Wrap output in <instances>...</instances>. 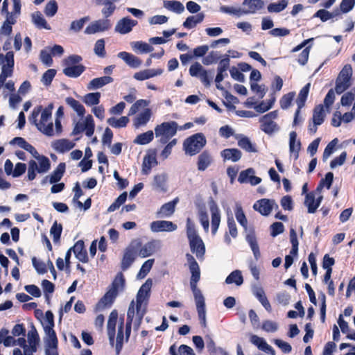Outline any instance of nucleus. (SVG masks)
<instances>
[{"label":"nucleus","instance_id":"f257e3e1","mask_svg":"<svg viewBox=\"0 0 355 355\" xmlns=\"http://www.w3.org/2000/svg\"><path fill=\"white\" fill-rule=\"evenodd\" d=\"M186 259L191 274L190 278V287L195 299L198 318L202 327H206L207 323L205 297L202 294L201 291L197 286V284L200 279V269L198 262L191 254L189 253L186 254Z\"/></svg>","mask_w":355,"mask_h":355},{"label":"nucleus","instance_id":"f03ea898","mask_svg":"<svg viewBox=\"0 0 355 355\" xmlns=\"http://www.w3.org/2000/svg\"><path fill=\"white\" fill-rule=\"evenodd\" d=\"M125 285V277L120 272L116 275L107 291L97 302L96 310L102 311L110 308L118 296L119 292L123 291Z\"/></svg>","mask_w":355,"mask_h":355},{"label":"nucleus","instance_id":"7ed1b4c3","mask_svg":"<svg viewBox=\"0 0 355 355\" xmlns=\"http://www.w3.org/2000/svg\"><path fill=\"white\" fill-rule=\"evenodd\" d=\"M25 150L31 153L34 158H35L39 163V166L34 159H31L28 162L27 179L32 181L36 178V173H46L51 168V162L49 159L43 155H40L35 148L31 144L26 146Z\"/></svg>","mask_w":355,"mask_h":355},{"label":"nucleus","instance_id":"20e7f679","mask_svg":"<svg viewBox=\"0 0 355 355\" xmlns=\"http://www.w3.org/2000/svg\"><path fill=\"white\" fill-rule=\"evenodd\" d=\"M206 144L205 135L202 133H196L184 141L183 148L185 154L193 156L199 153Z\"/></svg>","mask_w":355,"mask_h":355},{"label":"nucleus","instance_id":"39448f33","mask_svg":"<svg viewBox=\"0 0 355 355\" xmlns=\"http://www.w3.org/2000/svg\"><path fill=\"white\" fill-rule=\"evenodd\" d=\"M177 130L178 123L175 121L163 122L155 128V134L157 137H161L160 143L165 144L175 135Z\"/></svg>","mask_w":355,"mask_h":355},{"label":"nucleus","instance_id":"423d86ee","mask_svg":"<svg viewBox=\"0 0 355 355\" xmlns=\"http://www.w3.org/2000/svg\"><path fill=\"white\" fill-rule=\"evenodd\" d=\"M352 76V68L349 64H345L336 79L335 91L340 94L351 86V78Z\"/></svg>","mask_w":355,"mask_h":355},{"label":"nucleus","instance_id":"0eeeda50","mask_svg":"<svg viewBox=\"0 0 355 355\" xmlns=\"http://www.w3.org/2000/svg\"><path fill=\"white\" fill-rule=\"evenodd\" d=\"M278 116V111H272L259 118L260 129L266 134L271 135L279 130L275 120Z\"/></svg>","mask_w":355,"mask_h":355},{"label":"nucleus","instance_id":"6e6552de","mask_svg":"<svg viewBox=\"0 0 355 355\" xmlns=\"http://www.w3.org/2000/svg\"><path fill=\"white\" fill-rule=\"evenodd\" d=\"M95 123L92 115L88 114L85 119L84 123L78 122L75 125L72 134L77 135L84 130H85V135L87 137H92L94 132Z\"/></svg>","mask_w":355,"mask_h":355},{"label":"nucleus","instance_id":"1a4fd4ad","mask_svg":"<svg viewBox=\"0 0 355 355\" xmlns=\"http://www.w3.org/2000/svg\"><path fill=\"white\" fill-rule=\"evenodd\" d=\"M253 208L261 215L267 216L271 213L273 208L277 209L279 206L273 199L263 198L257 200L254 204Z\"/></svg>","mask_w":355,"mask_h":355},{"label":"nucleus","instance_id":"9d476101","mask_svg":"<svg viewBox=\"0 0 355 355\" xmlns=\"http://www.w3.org/2000/svg\"><path fill=\"white\" fill-rule=\"evenodd\" d=\"M44 329L48 336L46 344L49 349H46V355H58L57 352L58 340L55 331L51 327H44Z\"/></svg>","mask_w":355,"mask_h":355},{"label":"nucleus","instance_id":"9b49d317","mask_svg":"<svg viewBox=\"0 0 355 355\" xmlns=\"http://www.w3.org/2000/svg\"><path fill=\"white\" fill-rule=\"evenodd\" d=\"M310 83H307L305 85L300 91L297 98L296 100V103L297 105V109L295 112L294 119H293V125H297L300 123L299 115L300 113L301 109L305 105L306 101L308 97V94L310 89Z\"/></svg>","mask_w":355,"mask_h":355},{"label":"nucleus","instance_id":"f8f14e48","mask_svg":"<svg viewBox=\"0 0 355 355\" xmlns=\"http://www.w3.org/2000/svg\"><path fill=\"white\" fill-rule=\"evenodd\" d=\"M209 204L211 215V233L214 235L217 232L220 225V214L216 202L211 197L209 198Z\"/></svg>","mask_w":355,"mask_h":355},{"label":"nucleus","instance_id":"ddd939ff","mask_svg":"<svg viewBox=\"0 0 355 355\" xmlns=\"http://www.w3.org/2000/svg\"><path fill=\"white\" fill-rule=\"evenodd\" d=\"M137 257V250L135 247L129 245L125 249L121 263V268L123 271L128 270L135 261Z\"/></svg>","mask_w":355,"mask_h":355},{"label":"nucleus","instance_id":"4468645a","mask_svg":"<svg viewBox=\"0 0 355 355\" xmlns=\"http://www.w3.org/2000/svg\"><path fill=\"white\" fill-rule=\"evenodd\" d=\"M111 28L110 19H103L94 21L88 26L85 31L87 34H94L98 32L107 31Z\"/></svg>","mask_w":355,"mask_h":355},{"label":"nucleus","instance_id":"2eb2a0df","mask_svg":"<svg viewBox=\"0 0 355 355\" xmlns=\"http://www.w3.org/2000/svg\"><path fill=\"white\" fill-rule=\"evenodd\" d=\"M137 24V21L130 19L128 17L120 19L116 26L115 31L121 34H127L130 33L134 26Z\"/></svg>","mask_w":355,"mask_h":355},{"label":"nucleus","instance_id":"dca6fc26","mask_svg":"<svg viewBox=\"0 0 355 355\" xmlns=\"http://www.w3.org/2000/svg\"><path fill=\"white\" fill-rule=\"evenodd\" d=\"M177 228L176 224L168 220H155L150 223V229L154 232H173Z\"/></svg>","mask_w":355,"mask_h":355},{"label":"nucleus","instance_id":"f3484780","mask_svg":"<svg viewBox=\"0 0 355 355\" xmlns=\"http://www.w3.org/2000/svg\"><path fill=\"white\" fill-rule=\"evenodd\" d=\"M118 318V312L116 310H113L109 316L107 321V335L110 340V343L112 346L114 345L115 337V327Z\"/></svg>","mask_w":355,"mask_h":355},{"label":"nucleus","instance_id":"a211bd4d","mask_svg":"<svg viewBox=\"0 0 355 355\" xmlns=\"http://www.w3.org/2000/svg\"><path fill=\"white\" fill-rule=\"evenodd\" d=\"M71 251L73 252L76 257L83 263H87L89 261L87 252L85 248V243L83 240L78 241L73 247Z\"/></svg>","mask_w":355,"mask_h":355},{"label":"nucleus","instance_id":"6ab92c4d","mask_svg":"<svg viewBox=\"0 0 355 355\" xmlns=\"http://www.w3.org/2000/svg\"><path fill=\"white\" fill-rule=\"evenodd\" d=\"M297 133L292 131L289 135V151L291 155L293 156L295 160L299 157V153L301 149V142L300 140L297 141Z\"/></svg>","mask_w":355,"mask_h":355},{"label":"nucleus","instance_id":"aec40b11","mask_svg":"<svg viewBox=\"0 0 355 355\" xmlns=\"http://www.w3.org/2000/svg\"><path fill=\"white\" fill-rule=\"evenodd\" d=\"M243 6L247 7V8H244L242 13L254 14L263 7L264 2L262 0H244Z\"/></svg>","mask_w":355,"mask_h":355},{"label":"nucleus","instance_id":"412c9836","mask_svg":"<svg viewBox=\"0 0 355 355\" xmlns=\"http://www.w3.org/2000/svg\"><path fill=\"white\" fill-rule=\"evenodd\" d=\"M118 57L122 59L129 67L132 68H138L142 63V61L138 57L126 51H121L119 53Z\"/></svg>","mask_w":355,"mask_h":355},{"label":"nucleus","instance_id":"4be33fe9","mask_svg":"<svg viewBox=\"0 0 355 355\" xmlns=\"http://www.w3.org/2000/svg\"><path fill=\"white\" fill-rule=\"evenodd\" d=\"M191 251L196 253L198 259H201L205 253V246L200 237L189 241Z\"/></svg>","mask_w":355,"mask_h":355},{"label":"nucleus","instance_id":"5701e85b","mask_svg":"<svg viewBox=\"0 0 355 355\" xmlns=\"http://www.w3.org/2000/svg\"><path fill=\"white\" fill-rule=\"evenodd\" d=\"M178 201V199L176 198L173 200L162 205L159 210L157 212V217L166 218L173 215L175 211V205Z\"/></svg>","mask_w":355,"mask_h":355},{"label":"nucleus","instance_id":"b1692460","mask_svg":"<svg viewBox=\"0 0 355 355\" xmlns=\"http://www.w3.org/2000/svg\"><path fill=\"white\" fill-rule=\"evenodd\" d=\"M163 72V70L161 69H144L142 71H140L139 72H137L134 74V78L137 80H145L147 79H149L150 78L155 77L156 76L162 74Z\"/></svg>","mask_w":355,"mask_h":355},{"label":"nucleus","instance_id":"393cba45","mask_svg":"<svg viewBox=\"0 0 355 355\" xmlns=\"http://www.w3.org/2000/svg\"><path fill=\"white\" fill-rule=\"evenodd\" d=\"M212 162V157L208 150H204L201 153L197 162L198 169L203 171L206 170Z\"/></svg>","mask_w":355,"mask_h":355},{"label":"nucleus","instance_id":"a878e982","mask_svg":"<svg viewBox=\"0 0 355 355\" xmlns=\"http://www.w3.org/2000/svg\"><path fill=\"white\" fill-rule=\"evenodd\" d=\"M113 82V78L110 76H103L92 79L87 85L88 89H96L101 88L110 83Z\"/></svg>","mask_w":355,"mask_h":355},{"label":"nucleus","instance_id":"bb28decb","mask_svg":"<svg viewBox=\"0 0 355 355\" xmlns=\"http://www.w3.org/2000/svg\"><path fill=\"white\" fill-rule=\"evenodd\" d=\"M116 1V0H96V4L105 6L101 12L105 18L110 17L114 12L116 10L114 2Z\"/></svg>","mask_w":355,"mask_h":355},{"label":"nucleus","instance_id":"cd10ccee","mask_svg":"<svg viewBox=\"0 0 355 355\" xmlns=\"http://www.w3.org/2000/svg\"><path fill=\"white\" fill-rule=\"evenodd\" d=\"M205 19V14L200 12L196 15L189 16L186 20L183 22V26L187 29H191L194 28L197 24H200Z\"/></svg>","mask_w":355,"mask_h":355},{"label":"nucleus","instance_id":"c85d7f7f","mask_svg":"<svg viewBox=\"0 0 355 355\" xmlns=\"http://www.w3.org/2000/svg\"><path fill=\"white\" fill-rule=\"evenodd\" d=\"M151 116V110L146 108L139 114L134 119V126L138 128L141 126L145 125L149 121Z\"/></svg>","mask_w":355,"mask_h":355},{"label":"nucleus","instance_id":"c756f323","mask_svg":"<svg viewBox=\"0 0 355 355\" xmlns=\"http://www.w3.org/2000/svg\"><path fill=\"white\" fill-rule=\"evenodd\" d=\"M221 156L224 159L236 162L241 158L242 153L241 150L237 148H226L222 150Z\"/></svg>","mask_w":355,"mask_h":355},{"label":"nucleus","instance_id":"7c9ffc66","mask_svg":"<svg viewBox=\"0 0 355 355\" xmlns=\"http://www.w3.org/2000/svg\"><path fill=\"white\" fill-rule=\"evenodd\" d=\"M66 165L65 163L61 162L58 164L56 168L51 173L49 182L50 184L58 182L64 175L65 172Z\"/></svg>","mask_w":355,"mask_h":355},{"label":"nucleus","instance_id":"2f4dec72","mask_svg":"<svg viewBox=\"0 0 355 355\" xmlns=\"http://www.w3.org/2000/svg\"><path fill=\"white\" fill-rule=\"evenodd\" d=\"M85 70V67L82 64L67 66L63 69L65 76L70 78H77L80 76Z\"/></svg>","mask_w":355,"mask_h":355},{"label":"nucleus","instance_id":"473e14b6","mask_svg":"<svg viewBox=\"0 0 355 355\" xmlns=\"http://www.w3.org/2000/svg\"><path fill=\"white\" fill-rule=\"evenodd\" d=\"M246 241L251 248L254 258L256 259V260H258L261 257V253L259 245L257 241V238L254 232L247 234Z\"/></svg>","mask_w":355,"mask_h":355},{"label":"nucleus","instance_id":"72a5a7b5","mask_svg":"<svg viewBox=\"0 0 355 355\" xmlns=\"http://www.w3.org/2000/svg\"><path fill=\"white\" fill-rule=\"evenodd\" d=\"M75 144L67 139L57 140L54 145V149L60 153H64L70 150L74 147Z\"/></svg>","mask_w":355,"mask_h":355},{"label":"nucleus","instance_id":"f704fd0d","mask_svg":"<svg viewBox=\"0 0 355 355\" xmlns=\"http://www.w3.org/2000/svg\"><path fill=\"white\" fill-rule=\"evenodd\" d=\"M156 250V242L151 241L144 244L139 250L140 257L145 258L151 256Z\"/></svg>","mask_w":355,"mask_h":355},{"label":"nucleus","instance_id":"c9c22d12","mask_svg":"<svg viewBox=\"0 0 355 355\" xmlns=\"http://www.w3.org/2000/svg\"><path fill=\"white\" fill-rule=\"evenodd\" d=\"M325 117V113L324 110V106L320 104L315 107L313 112V123L315 125H321Z\"/></svg>","mask_w":355,"mask_h":355},{"label":"nucleus","instance_id":"e433bc0d","mask_svg":"<svg viewBox=\"0 0 355 355\" xmlns=\"http://www.w3.org/2000/svg\"><path fill=\"white\" fill-rule=\"evenodd\" d=\"M235 216L239 223L245 229L248 227V220L240 203H236L234 209Z\"/></svg>","mask_w":355,"mask_h":355},{"label":"nucleus","instance_id":"4c0bfd02","mask_svg":"<svg viewBox=\"0 0 355 355\" xmlns=\"http://www.w3.org/2000/svg\"><path fill=\"white\" fill-rule=\"evenodd\" d=\"M65 101L67 104L73 108L79 116L82 117L85 115V109L78 101L72 97H67Z\"/></svg>","mask_w":355,"mask_h":355},{"label":"nucleus","instance_id":"58836bf2","mask_svg":"<svg viewBox=\"0 0 355 355\" xmlns=\"http://www.w3.org/2000/svg\"><path fill=\"white\" fill-rule=\"evenodd\" d=\"M124 340V327H123V322H121L118 327V332L116 335V344H115V350L116 354L119 355L123 345Z\"/></svg>","mask_w":355,"mask_h":355},{"label":"nucleus","instance_id":"ea45409f","mask_svg":"<svg viewBox=\"0 0 355 355\" xmlns=\"http://www.w3.org/2000/svg\"><path fill=\"white\" fill-rule=\"evenodd\" d=\"M243 282V277L239 270L232 272L225 279V283L227 284H235L236 286H241Z\"/></svg>","mask_w":355,"mask_h":355},{"label":"nucleus","instance_id":"a19ab883","mask_svg":"<svg viewBox=\"0 0 355 355\" xmlns=\"http://www.w3.org/2000/svg\"><path fill=\"white\" fill-rule=\"evenodd\" d=\"M154 139V134L152 130H148L137 136L134 143L139 145H146L151 142Z\"/></svg>","mask_w":355,"mask_h":355},{"label":"nucleus","instance_id":"79ce46f5","mask_svg":"<svg viewBox=\"0 0 355 355\" xmlns=\"http://www.w3.org/2000/svg\"><path fill=\"white\" fill-rule=\"evenodd\" d=\"M238 146L248 153H256L257 151L255 145L245 136L238 140Z\"/></svg>","mask_w":355,"mask_h":355},{"label":"nucleus","instance_id":"37998d69","mask_svg":"<svg viewBox=\"0 0 355 355\" xmlns=\"http://www.w3.org/2000/svg\"><path fill=\"white\" fill-rule=\"evenodd\" d=\"M135 311H134V301H132L130 306L128 309L127 313V322L125 325V340L128 341L130 334H131V324L132 318L134 317Z\"/></svg>","mask_w":355,"mask_h":355},{"label":"nucleus","instance_id":"c03bdc74","mask_svg":"<svg viewBox=\"0 0 355 355\" xmlns=\"http://www.w3.org/2000/svg\"><path fill=\"white\" fill-rule=\"evenodd\" d=\"M129 118L126 116H121L119 119L110 117L107 120V123L113 128H120L125 127L129 123Z\"/></svg>","mask_w":355,"mask_h":355},{"label":"nucleus","instance_id":"a18cd8bd","mask_svg":"<svg viewBox=\"0 0 355 355\" xmlns=\"http://www.w3.org/2000/svg\"><path fill=\"white\" fill-rule=\"evenodd\" d=\"M32 19L33 23L39 28H45L49 30L51 28L47 24L46 19L43 17L40 11L35 12L32 14Z\"/></svg>","mask_w":355,"mask_h":355},{"label":"nucleus","instance_id":"49530a36","mask_svg":"<svg viewBox=\"0 0 355 355\" xmlns=\"http://www.w3.org/2000/svg\"><path fill=\"white\" fill-rule=\"evenodd\" d=\"M164 6L169 10H172L178 14L184 12V7L180 1H164Z\"/></svg>","mask_w":355,"mask_h":355},{"label":"nucleus","instance_id":"de8ad7c7","mask_svg":"<svg viewBox=\"0 0 355 355\" xmlns=\"http://www.w3.org/2000/svg\"><path fill=\"white\" fill-rule=\"evenodd\" d=\"M101 93H88L83 98V101L88 106L96 105L100 103Z\"/></svg>","mask_w":355,"mask_h":355},{"label":"nucleus","instance_id":"09e8293b","mask_svg":"<svg viewBox=\"0 0 355 355\" xmlns=\"http://www.w3.org/2000/svg\"><path fill=\"white\" fill-rule=\"evenodd\" d=\"M153 163H157L155 156L147 155L144 157L141 169L143 174L147 175L150 172Z\"/></svg>","mask_w":355,"mask_h":355},{"label":"nucleus","instance_id":"8fccbe9b","mask_svg":"<svg viewBox=\"0 0 355 355\" xmlns=\"http://www.w3.org/2000/svg\"><path fill=\"white\" fill-rule=\"evenodd\" d=\"M304 205L308 208V212L315 213L318 209V205H315V195L313 192L306 193L304 200Z\"/></svg>","mask_w":355,"mask_h":355},{"label":"nucleus","instance_id":"3c124183","mask_svg":"<svg viewBox=\"0 0 355 355\" xmlns=\"http://www.w3.org/2000/svg\"><path fill=\"white\" fill-rule=\"evenodd\" d=\"M288 6V1L287 0H281L280 1L277 3H270L268 7V11L269 12H280L281 11L284 10Z\"/></svg>","mask_w":355,"mask_h":355},{"label":"nucleus","instance_id":"603ef678","mask_svg":"<svg viewBox=\"0 0 355 355\" xmlns=\"http://www.w3.org/2000/svg\"><path fill=\"white\" fill-rule=\"evenodd\" d=\"M62 232V224L58 223L57 221H55L50 230V233L53 236V241L54 243H58L60 241Z\"/></svg>","mask_w":355,"mask_h":355},{"label":"nucleus","instance_id":"864d4df0","mask_svg":"<svg viewBox=\"0 0 355 355\" xmlns=\"http://www.w3.org/2000/svg\"><path fill=\"white\" fill-rule=\"evenodd\" d=\"M127 199V193H122L113 203H112L110 207L107 208V212H112L116 210L122 205Z\"/></svg>","mask_w":355,"mask_h":355},{"label":"nucleus","instance_id":"5fc2aeb1","mask_svg":"<svg viewBox=\"0 0 355 355\" xmlns=\"http://www.w3.org/2000/svg\"><path fill=\"white\" fill-rule=\"evenodd\" d=\"M155 260L153 259H148L141 266L138 274V278H144L147 274L150 272L153 267Z\"/></svg>","mask_w":355,"mask_h":355},{"label":"nucleus","instance_id":"6e6d98bb","mask_svg":"<svg viewBox=\"0 0 355 355\" xmlns=\"http://www.w3.org/2000/svg\"><path fill=\"white\" fill-rule=\"evenodd\" d=\"M198 217H199V220H200L205 232H208L209 228V216L206 211L205 208L200 209L199 210Z\"/></svg>","mask_w":355,"mask_h":355},{"label":"nucleus","instance_id":"4d7b16f0","mask_svg":"<svg viewBox=\"0 0 355 355\" xmlns=\"http://www.w3.org/2000/svg\"><path fill=\"white\" fill-rule=\"evenodd\" d=\"M295 95V93L294 92H291L286 94H284L281 98L279 101L281 108L283 110L288 108L291 106L292 101H293Z\"/></svg>","mask_w":355,"mask_h":355},{"label":"nucleus","instance_id":"13d9d810","mask_svg":"<svg viewBox=\"0 0 355 355\" xmlns=\"http://www.w3.org/2000/svg\"><path fill=\"white\" fill-rule=\"evenodd\" d=\"M58 3L55 0L49 1L44 8V13L47 17L54 16L58 11Z\"/></svg>","mask_w":355,"mask_h":355},{"label":"nucleus","instance_id":"bf43d9fd","mask_svg":"<svg viewBox=\"0 0 355 355\" xmlns=\"http://www.w3.org/2000/svg\"><path fill=\"white\" fill-rule=\"evenodd\" d=\"M187 236L189 241L200 237L196 230L194 224L191 222L190 218L187 219Z\"/></svg>","mask_w":355,"mask_h":355},{"label":"nucleus","instance_id":"052dcab7","mask_svg":"<svg viewBox=\"0 0 355 355\" xmlns=\"http://www.w3.org/2000/svg\"><path fill=\"white\" fill-rule=\"evenodd\" d=\"M42 105H39V106L35 107L33 109V110L32 111L31 115L29 117L30 122L32 124H34L37 127V128L39 126L41 127L42 123H40V121H37V117H38L40 113L42 112Z\"/></svg>","mask_w":355,"mask_h":355},{"label":"nucleus","instance_id":"680f3d73","mask_svg":"<svg viewBox=\"0 0 355 355\" xmlns=\"http://www.w3.org/2000/svg\"><path fill=\"white\" fill-rule=\"evenodd\" d=\"M334 180V174L331 172H328L325 175V178L320 180L319 184L318 186V189L322 188L323 187H326L327 189H330L332 182Z\"/></svg>","mask_w":355,"mask_h":355},{"label":"nucleus","instance_id":"e2e57ef3","mask_svg":"<svg viewBox=\"0 0 355 355\" xmlns=\"http://www.w3.org/2000/svg\"><path fill=\"white\" fill-rule=\"evenodd\" d=\"M56 70L53 69H48L44 72L42 77V82L46 85L49 86L51 85L53 79L55 76Z\"/></svg>","mask_w":355,"mask_h":355},{"label":"nucleus","instance_id":"0e129e2a","mask_svg":"<svg viewBox=\"0 0 355 355\" xmlns=\"http://www.w3.org/2000/svg\"><path fill=\"white\" fill-rule=\"evenodd\" d=\"M254 173L255 171L252 168L242 171L239 175L238 181L241 184L249 182L251 174H254Z\"/></svg>","mask_w":355,"mask_h":355},{"label":"nucleus","instance_id":"69168bd1","mask_svg":"<svg viewBox=\"0 0 355 355\" xmlns=\"http://www.w3.org/2000/svg\"><path fill=\"white\" fill-rule=\"evenodd\" d=\"M32 263L39 274H45L47 272L46 265L44 262L38 261L35 257L32 258Z\"/></svg>","mask_w":355,"mask_h":355},{"label":"nucleus","instance_id":"338daca9","mask_svg":"<svg viewBox=\"0 0 355 355\" xmlns=\"http://www.w3.org/2000/svg\"><path fill=\"white\" fill-rule=\"evenodd\" d=\"M94 52L95 53L103 58L105 56L106 52L105 50V41L103 39L98 40L94 46Z\"/></svg>","mask_w":355,"mask_h":355},{"label":"nucleus","instance_id":"774afa93","mask_svg":"<svg viewBox=\"0 0 355 355\" xmlns=\"http://www.w3.org/2000/svg\"><path fill=\"white\" fill-rule=\"evenodd\" d=\"M355 6V0H342L340 9L343 13L351 11Z\"/></svg>","mask_w":355,"mask_h":355}]
</instances>
